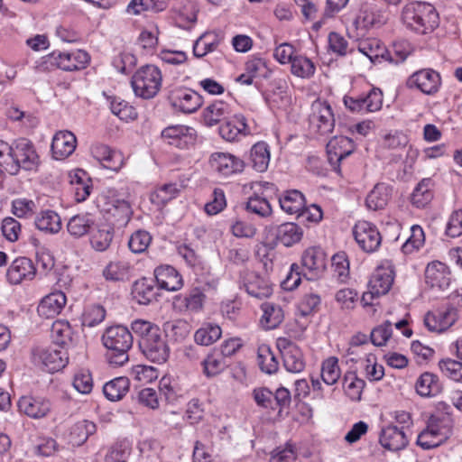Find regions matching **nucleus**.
I'll return each mask as SVG.
<instances>
[{
    "label": "nucleus",
    "mask_w": 462,
    "mask_h": 462,
    "mask_svg": "<svg viewBox=\"0 0 462 462\" xmlns=\"http://www.w3.org/2000/svg\"><path fill=\"white\" fill-rule=\"evenodd\" d=\"M102 342L106 348V358L110 365L117 367L128 362L134 338L126 327L116 325L107 328L102 336Z\"/></svg>",
    "instance_id": "obj_2"
},
{
    "label": "nucleus",
    "mask_w": 462,
    "mask_h": 462,
    "mask_svg": "<svg viewBox=\"0 0 462 462\" xmlns=\"http://www.w3.org/2000/svg\"><path fill=\"white\" fill-rule=\"evenodd\" d=\"M353 234L355 240L364 252L374 253L381 245L382 236L379 230L368 221H358L353 228Z\"/></svg>",
    "instance_id": "obj_11"
},
{
    "label": "nucleus",
    "mask_w": 462,
    "mask_h": 462,
    "mask_svg": "<svg viewBox=\"0 0 462 462\" xmlns=\"http://www.w3.org/2000/svg\"><path fill=\"white\" fill-rule=\"evenodd\" d=\"M261 310L263 315L260 323L264 329H274L282 323L284 311L280 305L273 302H263L261 305Z\"/></svg>",
    "instance_id": "obj_31"
},
{
    "label": "nucleus",
    "mask_w": 462,
    "mask_h": 462,
    "mask_svg": "<svg viewBox=\"0 0 462 462\" xmlns=\"http://www.w3.org/2000/svg\"><path fill=\"white\" fill-rule=\"evenodd\" d=\"M166 7V0H132L127 6V12L138 14L143 10L153 12L162 11Z\"/></svg>",
    "instance_id": "obj_57"
},
{
    "label": "nucleus",
    "mask_w": 462,
    "mask_h": 462,
    "mask_svg": "<svg viewBox=\"0 0 462 462\" xmlns=\"http://www.w3.org/2000/svg\"><path fill=\"white\" fill-rule=\"evenodd\" d=\"M358 51L365 55L373 63L379 59H385V55H389L384 45L376 38H367L358 43Z\"/></svg>",
    "instance_id": "obj_36"
},
{
    "label": "nucleus",
    "mask_w": 462,
    "mask_h": 462,
    "mask_svg": "<svg viewBox=\"0 0 462 462\" xmlns=\"http://www.w3.org/2000/svg\"><path fill=\"white\" fill-rule=\"evenodd\" d=\"M244 286L250 296L258 300L268 298L273 293V288L269 281L254 272H245Z\"/></svg>",
    "instance_id": "obj_26"
},
{
    "label": "nucleus",
    "mask_w": 462,
    "mask_h": 462,
    "mask_svg": "<svg viewBox=\"0 0 462 462\" xmlns=\"http://www.w3.org/2000/svg\"><path fill=\"white\" fill-rule=\"evenodd\" d=\"M440 84L441 79L439 74L431 69H424L416 71L410 76L407 80V86L409 88H416L427 95L436 93Z\"/></svg>",
    "instance_id": "obj_15"
},
{
    "label": "nucleus",
    "mask_w": 462,
    "mask_h": 462,
    "mask_svg": "<svg viewBox=\"0 0 462 462\" xmlns=\"http://www.w3.org/2000/svg\"><path fill=\"white\" fill-rule=\"evenodd\" d=\"M182 186L177 183H165L151 194V201L157 205H164L176 198Z\"/></svg>",
    "instance_id": "obj_49"
},
{
    "label": "nucleus",
    "mask_w": 462,
    "mask_h": 462,
    "mask_svg": "<svg viewBox=\"0 0 462 462\" xmlns=\"http://www.w3.org/2000/svg\"><path fill=\"white\" fill-rule=\"evenodd\" d=\"M133 293L140 304H149L155 299L154 288L146 278H143L134 284Z\"/></svg>",
    "instance_id": "obj_52"
},
{
    "label": "nucleus",
    "mask_w": 462,
    "mask_h": 462,
    "mask_svg": "<svg viewBox=\"0 0 462 462\" xmlns=\"http://www.w3.org/2000/svg\"><path fill=\"white\" fill-rule=\"evenodd\" d=\"M327 267L326 254L319 247H310L304 251L301 257L302 275L310 281L318 280Z\"/></svg>",
    "instance_id": "obj_12"
},
{
    "label": "nucleus",
    "mask_w": 462,
    "mask_h": 462,
    "mask_svg": "<svg viewBox=\"0 0 462 462\" xmlns=\"http://www.w3.org/2000/svg\"><path fill=\"white\" fill-rule=\"evenodd\" d=\"M90 57L88 53L82 50L74 51H53L47 57V61L51 65L67 70H79L85 69L88 64Z\"/></svg>",
    "instance_id": "obj_10"
},
{
    "label": "nucleus",
    "mask_w": 462,
    "mask_h": 462,
    "mask_svg": "<svg viewBox=\"0 0 462 462\" xmlns=\"http://www.w3.org/2000/svg\"><path fill=\"white\" fill-rule=\"evenodd\" d=\"M302 235V228L297 224L284 223L278 227L276 238L283 245L291 246L300 241Z\"/></svg>",
    "instance_id": "obj_41"
},
{
    "label": "nucleus",
    "mask_w": 462,
    "mask_h": 462,
    "mask_svg": "<svg viewBox=\"0 0 462 462\" xmlns=\"http://www.w3.org/2000/svg\"><path fill=\"white\" fill-rule=\"evenodd\" d=\"M365 383L363 379L357 377L355 372H346L343 378V388L345 393L352 401H359Z\"/></svg>",
    "instance_id": "obj_46"
},
{
    "label": "nucleus",
    "mask_w": 462,
    "mask_h": 462,
    "mask_svg": "<svg viewBox=\"0 0 462 462\" xmlns=\"http://www.w3.org/2000/svg\"><path fill=\"white\" fill-rule=\"evenodd\" d=\"M36 227L48 234H57L61 229L60 217L53 210L42 211L35 218Z\"/></svg>",
    "instance_id": "obj_39"
},
{
    "label": "nucleus",
    "mask_w": 462,
    "mask_h": 462,
    "mask_svg": "<svg viewBox=\"0 0 462 462\" xmlns=\"http://www.w3.org/2000/svg\"><path fill=\"white\" fill-rule=\"evenodd\" d=\"M222 335L221 328L213 323H204L195 332L194 340L200 346H209L220 338Z\"/></svg>",
    "instance_id": "obj_43"
},
{
    "label": "nucleus",
    "mask_w": 462,
    "mask_h": 462,
    "mask_svg": "<svg viewBox=\"0 0 462 462\" xmlns=\"http://www.w3.org/2000/svg\"><path fill=\"white\" fill-rule=\"evenodd\" d=\"M402 20L407 27L421 34L431 32L439 26V14L432 5L425 2L407 5Z\"/></svg>",
    "instance_id": "obj_3"
},
{
    "label": "nucleus",
    "mask_w": 462,
    "mask_h": 462,
    "mask_svg": "<svg viewBox=\"0 0 462 462\" xmlns=\"http://www.w3.org/2000/svg\"><path fill=\"white\" fill-rule=\"evenodd\" d=\"M457 319L455 308H441L429 311L424 318V325L431 332L441 333L449 328Z\"/></svg>",
    "instance_id": "obj_14"
},
{
    "label": "nucleus",
    "mask_w": 462,
    "mask_h": 462,
    "mask_svg": "<svg viewBox=\"0 0 462 462\" xmlns=\"http://www.w3.org/2000/svg\"><path fill=\"white\" fill-rule=\"evenodd\" d=\"M431 187L432 180L430 179H423L420 181L411 194V203L417 208L427 206L433 198Z\"/></svg>",
    "instance_id": "obj_48"
},
{
    "label": "nucleus",
    "mask_w": 462,
    "mask_h": 462,
    "mask_svg": "<svg viewBox=\"0 0 462 462\" xmlns=\"http://www.w3.org/2000/svg\"><path fill=\"white\" fill-rule=\"evenodd\" d=\"M379 442L388 450L399 451L406 448L409 440L403 429H399L394 425H388L382 429Z\"/></svg>",
    "instance_id": "obj_24"
},
{
    "label": "nucleus",
    "mask_w": 462,
    "mask_h": 462,
    "mask_svg": "<svg viewBox=\"0 0 462 462\" xmlns=\"http://www.w3.org/2000/svg\"><path fill=\"white\" fill-rule=\"evenodd\" d=\"M130 381L127 377H116L106 383L103 387L105 396L112 402L121 400L129 391Z\"/></svg>",
    "instance_id": "obj_40"
},
{
    "label": "nucleus",
    "mask_w": 462,
    "mask_h": 462,
    "mask_svg": "<svg viewBox=\"0 0 462 462\" xmlns=\"http://www.w3.org/2000/svg\"><path fill=\"white\" fill-rule=\"evenodd\" d=\"M106 317V310L101 305H90L85 309L82 315V324L87 327H94L101 323Z\"/></svg>",
    "instance_id": "obj_63"
},
{
    "label": "nucleus",
    "mask_w": 462,
    "mask_h": 462,
    "mask_svg": "<svg viewBox=\"0 0 462 462\" xmlns=\"http://www.w3.org/2000/svg\"><path fill=\"white\" fill-rule=\"evenodd\" d=\"M111 111L114 115L117 116L121 120H134L137 118V112L135 109L129 106L127 102L119 97L111 98Z\"/></svg>",
    "instance_id": "obj_60"
},
{
    "label": "nucleus",
    "mask_w": 462,
    "mask_h": 462,
    "mask_svg": "<svg viewBox=\"0 0 462 462\" xmlns=\"http://www.w3.org/2000/svg\"><path fill=\"white\" fill-rule=\"evenodd\" d=\"M76 136L69 131L56 133L51 143L52 156L56 160L69 157L76 149Z\"/></svg>",
    "instance_id": "obj_28"
},
{
    "label": "nucleus",
    "mask_w": 462,
    "mask_h": 462,
    "mask_svg": "<svg viewBox=\"0 0 462 462\" xmlns=\"http://www.w3.org/2000/svg\"><path fill=\"white\" fill-rule=\"evenodd\" d=\"M162 137L168 140L169 144L185 149L194 143L195 130L185 125H172L162 132Z\"/></svg>",
    "instance_id": "obj_22"
},
{
    "label": "nucleus",
    "mask_w": 462,
    "mask_h": 462,
    "mask_svg": "<svg viewBox=\"0 0 462 462\" xmlns=\"http://www.w3.org/2000/svg\"><path fill=\"white\" fill-rule=\"evenodd\" d=\"M309 125L313 133L321 136L328 135L333 132L334 113L327 101L317 99L311 104Z\"/></svg>",
    "instance_id": "obj_6"
},
{
    "label": "nucleus",
    "mask_w": 462,
    "mask_h": 462,
    "mask_svg": "<svg viewBox=\"0 0 462 462\" xmlns=\"http://www.w3.org/2000/svg\"><path fill=\"white\" fill-rule=\"evenodd\" d=\"M291 72L297 78L308 79L314 76L316 65L308 57L297 54L291 63Z\"/></svg>",
    "instance_id": "obj_42"
},
{
    "label": "nucleus",
    "mask_w": 462,
    "mask_h": 462,
    "mask_svg": "<svg viewBox=\"0 0 462 462\" xmlns=\"http://www.w3.org/2000/svg\"><path fill=\"white\" fill-rule=\"evenodd\" d=\"M245 208L247 211L262 217H269L272 214V207L269 201L258 195L249 197Z\"/></svg>",
    "instance_id": "obj_58"
},
{
    "label": "nucleus",
    "mask_w": 462,
    "mask_h": 462,
    "mask_svg": "<svg viewBox=\"0 0 462 462\" xmlns=\"http://www.w3.org/2000/svg\"><path fill=\"white\" fill-rule=\"evenodd\" d=\"M169 101L173 108L185 114L196 112L203 104L202 97L198 92L185 88L172 89Z\"/></svg>",
    "instance_id": "obj_13"
},
{
    "label": "nucleus",
    "mask_w": 462,
    "mask_h": 462,
    "mask_svg": "<svg viewBox=\"0 0 462 462\" xmlns=\"http://www.w3.org/2000/svg\"><path fill=\"white\" fill-rule=\"evenodd\" d=\"M211 171L219 178L226 179L244 171L245 162L229 152H216L208 159Z\"/></svg>",
    "instance_id": "obj_7"
},
{
    "label": "nucleus",
    "mask_w": 462,
    "mask_h": 462,
    "mask_svg": "<svg viewBox=\"0 0 462 462\" xmlns=\"http://www.w3.org/2000/svg\"><path fill=\"white\" fill-rule=\"evenodd\" d=\"M334 275L340 282H346L349 276V262L345 252H339L331 258Z\"/></svg>",
    "instance_id": "obj_56"
},
{
    "label": "nucleus",
    "mask_w": 462,
    "mask_h": 462,
    "mask_svg": "<svg viewBox=\"0 0 462 462\" xmlns=\"http://www.w3.org/2000/svg\"><path fill=\"white\" fill-rule=\"evenodd\" d=\"M92 223L87 215H76L69 220L67 229L71 236L81 237L89 231Z\"/></svg>",
    "instance_id": "obj_55"
},
{
    "label": "nucleus",
    "mask_w": 462,
    "mask_h": 462,
    "mask_svg": "<svg viewBox=\"0 0 462 462\" xmlns=\"http://www.w3.org/2000/svg\"><path fill=\"white\" fill-rule=\"evenodd\" d=\"M231 115L230 106L222 101L216 100L206 106L202 112L204 124L207 126H214L222 124Z\"/></svg>",
    "instance_id": "obj_30"
},
{
    "label": "nucleus",
    "mask_w": 462,
    "mask_h": 462,
    "mask_svg": "<svg viewBox=\"0 0 462 462\" xmlns=\"http://www.w3.org/2000/svg\"><path fill=\"white\" fill-rule=\"evenodd\" d=\"M328 162L334 171L341 173V162L354 152V143L346 136H338L330 140L327 145Z\"/></svg>",
    "instance_id": "obj_16"
},
{
    "label": "nucleus",
    "mask_w": 462,
    "mask_h": 462,
    "mask_svg": "<svg viewBox=\"0 0 462 462\" xmlns=\"http://www.w3.org/2000/svg\"><path fill=\"white\" fill-rule=\"evenodd\" d=\"M10 148L9 161L5 160L4 164L5 172L16 174L20 168L29 171L37 164L38 155L29 140H16Z\"/></svg>",
    "instance_id": "obj_5"
},
{
    "label": "nucleus",
    "mask_w": 462,
    "mask_h": 462,
    "mask_svg": "<svg viewBox=\"0 0 462 462\" xmlns=\"http://www.w3.org/2000/svg\"><path fill=\"white\" fill-rule=\"evenodd\" d=\"M425 281L431 288H448L451 281L448 267L439 261L430 263L425 270Z\"/></svg>",
    "instance_id": "obj_23"
},
{
    "label": "nucleus",
    "mask_w": 462,
    "mask_h": 462,
    "mask_svg": "<svg viewBox=\"0 0 462 462\" xmlns=\"http://www.w3.org/2000/svg\"><path fill=\"white\" fill-rule=\"evenodd\" d=\"M109 225L124 227L133 216V209L128 200L117 197L107 199L102 208Z\"/></svg>",
    "instance_id": "obj_9"
},
{
    "label": "nucleus",
    "mask_w": 462,
    "mask_h": 462,
    "mask_svg": "<svg viewBox=\"0 0 462 462\" xmlns=\"http://www.w3.org/2000/svg\"><path fill=\"white\" fill-rule=\"evenodd\" d=\"M162 76L158 67L145 65L132 77L131 85L135 96L143 99L154 97L162 87Z\"/></svg>",
    "instance_id": "obj_4"
},
{
    "label": "nucleus",
    "mask_w": 462,
    "mask_h": 462,
    "mask_svg": "<svg viewBox=\"0 0 462 462\" xmlns=\"http://www.w3.org/2000/svg\"><path fill=\"white\" fill-rule=\"evenodd\" d=\"M206 295L200 288L195 287L185 295L175 297V302H180V306L189 312H199L203 310Z\"/></svg>",
    "instance_id": "obj_32"
},
{
    "label": "nucleus",
    "mask_w": 462,
    "mask_h": 462,
    "mask_svg": "<svg viewBox=\"0 0 462 462\" xmlns=\"http://www.w3.org/2000/svg\"><path fill=\"white\" fill-rule=\"evenodd\" d=\"M257 364L260 369L268 374H274L278 371L279 362L267 345H261L257 350Z\"/></svg>",
    "instance_id": "obj_45"
},
{
    "label": "nucleus",
    "mask_w": 462,
    "mask_h": 462,
    "mask_svg": "<svg viewBox=\"0 0 462 462\" xmlns=\"http://www.w3.org/2000/svg\"><path fill=\"white\" fill-rule=\"evenodd\" d=\"M250 160L253 168L256 171H266L270 163V150L268 144L264 142H258L254 144L250 151Z\"/></svg>",
    "instance_id": "obj_37"
},
{
    "label": "nucleus",
    "mask_w": 462,
    "mask_h": 462,
    "mask_svg": "<svg viewBox=\"0 0 462 462\" xmlns=\"http://www.w3.org/2000/svg\"><path fill=\"white\" fill-rule=\"evenodd\" d=\"M296 458V448L291 443L277 447L270 453V462H295Z\"/></svg>",
    "instance_id": "obj_61"
},
{
    "label": "nucleus",
    "mask_w": 462,
    "mask_h": 462,
    "mask_svg": "<svg viewBox=\"0 0 462 462\" xmlns=\"http://www.w3.org/2000/svg\"><path fill=\"white\" fill-rule=\"evenodd\" d=\"M202 365L205 375L213 377L224 371L226 365L223 355L213 351L202 361Z\"/></svg>",
    "instance_id": "obj_51"
},
{
    "label": "nucleus",
    "mask_w": 462,
    "mask_h": 462,
    "mask_svg": "<svg viewBox=\"0 0 462 462\" xmlns=\"http://www.w3.org/2000/svg\"><path fill=\"white\" fill-rule=\"evenodd\" d=\"M218 132L220 136L227 142L237 141L240 136L248 133L246 119L243 115L229 116L220 125Z\"/></svg>",
    "instance_id": "obj_25"
},
{
    "label": "nucleus",
    "mask_w": 462,
    "mask_h": 462,
    "mask_svg": "<svg viewBox=\"0 0 462 462\" xmlns=\"http://www.w3.org/2000/svg\"><path fill=\"white\" fill-rule=\"evenodd\" d=\"M219 44L216 36L210 33H204L195 42L193 53L197 58H202L208 53L214 51Z\"/></svg>",
    "instance_id": "obj_53"
},
{
    "label": "nucleus",
    "mask_w": 462,
    "mask_h": 462,
    "mask_svg": "<svg viewBox=\"0 0 462 462\" xmlns=\"http://www.w3.org/2000/svg\"><path fill=\"white\" fill-rule=\"evenodd\" d=\"M130 265L124 261L110 262L103 270V276L109 282H123L129 279Z\"/></svg>",
    "instance_id": "obj_44"
},
{
    "label": "nucleus",
    "mask_w": 462,
    "mask_h": 462,
    "mask_svg": "<svg viewBox=\"0 0 462 462\" xmlns=\"http://www.w3.org/2000/svg\"><path fill=\"white\" fill-rule=\"evenodd\" d=\"M151 241L152 236L147 231L138 230L130 236L128 246L133 253L141 254L148 248Z\"/></svg>",
    "instance_id": "obj_62"
},
{
    "label": "nucleus",
    "mask_w": 462,
    "mask_h": 462,
    "mask_svg": "<svg viewBox=\"0 0 462 462\" xmlns=\"http://www.w3.org/2000/svg\"><path fill=\"white\" fill-rule=\"evenodd\" d=\"M340 368L337 357L331 356L322 363L321 377L328 385L335 384L340 378Z\"/></svg>",
    "instance_id": "obj_54"
},
{
    "label": "nucleus",
    "mask_w": 462,
    "mask_h": 462,
    "mask_svg": "<svg viewBox=\"0 0 462 462\" xmlns=\"http://www.w3.org/2000/svg\"><path fill=\"white\" fill-rule=\"evenodd\" d=\"M425 242V235L421 226L414 225L411 228V236L403 244L402 249L404 254H411L419 250Z\"/></svg>",
    "instance_id": "obj_59"
},
{
    "label": "nucleus",
    "mask_w": 462,
    "mask_h": 462,
    "mask_svg": "<svg viewBox=\"0 0 462 462\" xmlns=\"http://www.w3.org/2000/svg\"><path fill=\"white\" fill-rule=\"evenodd\" d=\"M441 372L451 380L462 383V363L453 359L439 362Z\"/></svg>",
    "instance_id": "obj_64"
},
{
    "label": "nucleus",
    "mask_w": 462,
    "mask_h": 462,
    "mask_svg": "<svg viewBox=\"0 0 462 462\" xmlns=\"http://www.w3.org/2000/svg\"><path fill=\"white\" fill-rule=\"evenodd\" d=\"M32 359L35 365H41L42 369L49 373H55L63 369L69 360L67 351L57 346L34 349Z\"/></svg>",
    "instance_id": "obj_8"
},
{
    "label": "nucleus",
    "mask_w": 462,
    "mask_h": 462,
    "mask_svg": "<svg viewBox=\"0 0 462 462\" xmlns=\"http://www.w3.org/2000/svg\"><path fill=\"white\" fill-rule=\"evenodd\" d=\"M394 276L393 264L390 261H384L374 270L369 281V288L374 290L377 296L384 295L390 291Z\"/></svg>",
    "instance_id": "obj_17"
},
{
    "label": "nucleus",
    "mask_w": 462,
    "mask_h": 462,
    "mask_svg": "<svg viewBox=\"0 0 462 462\" xmlns=\"http://www.w3.org/2000/svg\"><path fill=\"white\" fill-rule=\"evenodd\" d=\"M72 328L67 320L58 319L52 323L51 337L57 346L63 347L71 340Z\"/></svg>",
    "instance_id": "obj_50"
},
{
    "label": "nucleus",
    "mask_w": 462,
    "mask_h": 462,
    "mask_svg": "<svg viewBox=\"0 0 462 462\" xmlns=\"http://www.w3.org/2000/svg\"><path fill=\"white\" fill-rule=\"evenodd\" d=\"M281 208L288 214L300 216L305 208V199L301 192L296 189L286 191L279 199Z\"/></svg>",
    "instance_id": "obj_38"
},
{
    "label": "nucleus",
    "mask_w": 462,
    "mask_h": 462,
    "mask_svg": "<svg viewBox=\"0 0 462 462\" xmlns=\"http://www.w3.org/2000/svg\"><path fill=\"white\" fill-rule=\"evenodd\" d=\"M113 237L114 226L102 224L92 231L90 244L96 251L104 252L110 246Z\"/></svg>",
    "instance_id": "obj_35"
},
{
    "label": "nucleus",
    "mask_w": 462,
    "mask_h": 462,
    "mask_svg": "<svg viewBox=\"0 0 462 462\" xmlns=\"http://www.w3.org/2000/svg\"><path fill=\"white\" fill-rule=\"evenodd\" d=\"M20 412L32 419H41L51 411V402L43 397L23 396L18 401Z\"/></svg>",
    "instance_id": "obj_20"
},
{
    "label": "nucleus",
    "mask_w": 462,
    "mask_h": 462,
    "mask_svg": "<svg viewBox=\"0 0 462 462\" xmlns=\"http://www.w3.org/2000/svg\"><path fill=\"white\" fill-rule=\"evenodd\" d=\"M416 392L422 397L435 396L442 391L439 377L430 372L423 373L415 383Z\"/></svg>",
    "instance_id": "obj_34"
},
{
    "label": "nucleus",
    "mask_w": 462,
    "mask_h": 462,
    "mask_svg": "<svg viewBox=\"0 0 462 462\" xmlns=\"http://www.w3.org/2000/svg\"><path fill=\"white\" fill-rule=\"evenodd\" d=\"M392 189L384 183L376 184L366 197L365 204L369 209H383L389 202Z\"/></svg>",
    "instance_id": "obj_33"
},
{
    "label": "nucleus",
    "mask_w": 462,
    "mask_h": 462,
    "mask_svg": "<svg viewBox=\"0 0 462 462\" xmlns=\"http://www.w3.org/2000/svg\"><path fill=\"white\" fill-rule=\"evenodd\" d=\"M36 267L32 261L27 257L15 258L6 272L9 283L16 285L23 281H31L35 277Z\"/></svg>",
    "instance_id": "obj_18"
},
{
    "label": "nucleus",
    "mask_w": 462,
    "mask_h": 462,
    "mask_svg": "<svg viewBox=\"0 0 462 462\" xmlns=\"http://www.w3.org/2000/svg\"><path fill=\"white\" fill-rule=\"evenodd\" d=\"M96 431V425L89 420L75 423L69 433V441L74 446L82 445Z\"/></svg>",
    "instance_id": "obj_47"
},
{
    "label": "nucleus",
    "mask_w": 462,
    "mask_h": 462,
    "mask_svg": "<svg viewBox=\"0 0 462 462\" xmlns=\"http://www.w3.org/2000/svg\"><path fill=\"white\" fill-rule=\"evenodd\" d=\"M154 276L158 287L168 291H176L183 287V279L180 273L171 265H161L154 270Z\"/></svg>",
    "instance_id": "obj_21"
},
{
    "label": "nucleus",
    "mask_w": 462,
    "mask_h": 462,
    "mask_svg": "<svg viewBox=\"0 0 462 462\" xmlns=\"http://www.w3.org/2000/svg\"><path fill=\"white\" fill-rule=\"evenodd\" d=\"M280 352L283 358V365L287 371L291 373L303 371L305 367L303 354L297 345L291 341L283 340Z\"/></svg>",
    "instance_id": "obj_27"
},
{
    "label": "nucleus",
    "mask_w": 462,
    "mask_h": 462,
    "mask_svg": "<svg viewBox=\"0 0 462 462\" xmlns=\"http://www.w3.org/2000/svg\"><path fill=\"white\" fill-rule=\"evenodd\" d=\"M91 154L103 168L110 171H117L124 164L123 154L105 144L98 143L93 145L91 147Z\"/></svg>",
    "instance_id": "obj_19"
},
{
    "label": "nucleus",
    "mask_w": 462,
    "mask_h": 462,
    "mask_svg": "<svg viewBox=\"0 0 462 462\" xmlns=\"http://www.w3.org/2000/svg\"><path fill=\"white\" fill-rule=\"evenodd\" d=\"M131 329L138 337L140 351L147 360L159 365L168 361L171 349L157 324L138 319L131 323Z\"/></svg>",
    "instance_id": "obj_1"
},
{
    "label": "nucleus",
    "mask_w": 462,
    "mask_h": 462,
    "mask_svg": "<svg viewBox=\"0 0 462 462\" xmlns=\"http://www.w3.org/2000/svg\"><path fill=\"white\" fill-rule=\"evenodd\" d=\"M66 300V296L61 291L50 293L41 300L37 308L38 314L45 319H53L60 313Z\"/></svg>",
    "instance_id": "obj_29"
}]
</instances>
